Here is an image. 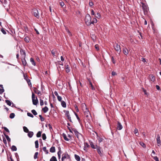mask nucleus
Returning <instances> with one entry per match:
<instances>
[{
    "label": "nucleus",
    "mask_w": 161,
    "mask_h": 161,
    "mask_svg": "<svg viewBox=\"0 0 161 161\" xmlns=\"http://www.w3.org/2000/svg\"><path fill=\"white\" fill-rule=\"evenodd\" d=\"M91 17L89 14H87L85 16V22L86 24L89 26L91 25L90 22L91 20Z\"/></svg>",
    "instance_id": "obj_1"
},
{
    "label": "nucleus",
    "mask_w": 161,
    "mask_h": 161,
    "mask_svg": "<svg viewBox=\"0 0 161 161\" xmlns=\"http://www.w3.org/2000/svg\"><path fill=\"white\" fill-rule=\"evenodd\" d=\"M32 99L33 104L35 105H36L38 103V100L36 97L35 99V94L33 92H32Z\"/></svg>",
    "instance_id": "obj_2"
},
{
    "label": "nucleus",
    "mask_w": 161,
    "mask_h": 161,
    "mask_svg": "<svg viewBox=\"0 0 161 161\" xmlns=\"http://www.w3.org/2000/svg\"><path fill=\"white\" fill-rule=\"evenodd\" d=\"M32 13L34 16L36 17L38 19L39 18V11L37 9L35 8L33 9L32 11Z\"/></svg>",
    "instance_id": "obj_3"
},
{
    "label": "nucleus",
    "mask_w": 161,
    "mask_h": 161,
    "mask_svg": "<svg viewBox=\"0 0 161 161\" xmlns=\"http://www.w3.org/2000/svg\"><path fill=\"white\" fill-rule=\"evenodd\" d=\"M114 48L117 53L119 54L121 51V48L120 45L117 43H115L114 45Z\"/></svg>",
    "instance_id": "obj_4"
},
{
    "label": "nucleus",
    "mask_w": 161,
    "mask_h": 161,
    "mask_svg": "<svg viewBox=\"0 0 161 161\" xmlns=\"http://www.w3.org/2000/svg\"><path fill=\"white\" fill-rule=\"evenodd\" d=\"M72 130L74 132L75 135L78 138H79V136L81 135V134L75 128L72 129Z\"/></svg>",
    "instance_id": "obj_5"
},
{
    "label": "nucleus",
    "mask_w": 161,
    "mask_h": 161,
    "mask_svg": "<svg viewBox=\"0 0 161 161\" xmlns=\"http://www.w3.org/2000/svg\"><path fill=\"white\" fill-rule=\"evenodd\" d=\"M84 115L88 119L91 116L90 113L88 110L86 109V111L84 112Z\"/></svg>",
    "instance_id": "obj_6"
},
{
    "label": "nucleus",
    "mask_w": 161,
    "mask_h": 161,
    "mask_svg": "<svg viewBox=\"0 0 161 161\" xmlns=\"http://www.w3.org/2000/svg\"><path fill=\"white\" fill-rule=\"evenodd\" d=\"M20 52L22 56V58H25L26 57V54L25 52V50L22 49H21L20 50Z\"/></svg>",
    "instance_id": "obj_7"
},
{
    "label": "nucleus",
    "mask_w": 161,
    "mask_h": 161,
    "mask_svg": "<svg viewBox=\"0 0 161 161\" xmlns=\"http://www.w3.org/2000/svg\"><path fill=\"white\" fill-rule=\"evenodd\" d=\"M142 8L143 9V10L144 13H145V12H147V6L144 3H142Z\"/></svg>",
    "instance_id": "obj_8"
},
{
    "label": "nucleus",
    "mask_w": 161,
    "mask_h": 161,
    "mask_svg": "<svg viewBox=\"0 0 161 161\" xmlns=\"http://www.w3.org/2000/svg\"><path fill=\"white\" fill-rule=\"evenodd\" d=\"M123 128V126L122 125H121V123L119 122H117V129L119 130H121Z\"/></svg>",
    "instance_id": "obj_9"
},
{
    "label": "nucleus",
    "mask_w": 161,
    "mask_h": 161,
    "mask_svg": "<svg viewBox=\"0 0 161 161\" xmlns=\"http://www.w3.org/2000/svg\"><path fill=\"white\" fill-rule=\"evenodd\" d=\"M149 79L150 80L154 82L155 80V77L153 75H149Z\"/></svg>",
    "instance_id": "obj_10"
},
{
    "label": "nucleus",
    "mask_w": 161,
    "mask_h": 161,
    "mask_svg": "<svg viewBox=\"0 0 161 161\" xmlns=\"http://www.w3.org/2000/svg\"><path fill=\"white\" fill-rule=\"evenodd\" d=\"M157 142L158 144H161V142L160 139V136L159 134L157 135L156 138Z\"/></svg>",
    "instance_id": "obj_11"
},
{
    "label": "nucleus",
    "mask_w": 161,
    "mask_h": 161,
    "mask_svg": "<svg viewBox=\"0 0 161 161\" xmlns=\"http://www.w3.org/2000/svg\"><path fill=\"white\" fill-rule=\"evenodd\" d=\"M64 67L67 73H69L70 72V69L69 67L68 64H65Z\"/></svg>",
    "instance_id": "obj_12"
},
{
    "label": "nucleus",
    "mask_w": 161,
    "mask_h": 161,
    "mask_svg": "<svg viewBox=\"0 0 161 161\" xmlns=\"http://www.w3.org/2000/svg\"><path fill=\"white\" fill-rule=\"evenodd\" d=\"M58 159H60L61 158V154L62 153L61 149L60 147H58Z\"/></svg>",
    "instance_id": "obj_13"
},
{
    "label": "nucleus",
    "mask_w": 161,
    "mask_h": 161,
    "mask_svg": "<svg viewBox=\"0 0 161 161\" xmlns=\"http://www.w3.org/2000/svg\"><path fill=\"white\" fill-rule=\"evenodd\" d=\"M23 58L21 59L23 65L24 66H26L27 65V62L25 59V58Z\"/></svg>",
    "instance_id": "obj_14"
},
{
    "label": "nucleus",
    "mask_w": 161,
    "mask_h": 161,
    "mask_svg": "<svg viewBox=\"0 0 161 161\" xmlns=\"http://www.w3.org/2000/svg\"><path fill=\"white\" fill-rule=\"evenodd\" d=\"M101 147H98L97 149V151L98 153L99 154V155L101 156H103V154L101 151Z\"/></svg>",
    "instance_id": "obj_15"
},
{
    "label": "nucleus",
    "mask_w": 161,
    "mask_h": 161,
    "mask_svg": "<svg viewBox=\"0 0 161 161\" xmlns=\"http://www.w3.org/2000/svg\"><path fill=\"white\" fill-rule=\"evenodd\" d=\"M123 52L125 55H127L129 53V51L126 48H125L123 49Z\"/></svg>",
    "instance_id": "obj_16"
},
{
    "label": "nucleus",
    "mask_w": 161,
    "mask_h": 161,
    "mask_svg": "<svg viewBox=\"0 0 161 161\" xmlns=\"http://www.w3.org/2000/svg\"><path fill=\"white\" fill-rule=\"evenodd\" d=\"M62 136L65 140L66 141H69V139L68 138H67L66 135L65 133H63L62 134Z\"/></svg>",
    "instance_id": "obj_17"
},
{
    "label": "nucleus",
    "mask_w": 161,
    "mask_h": 161,
    "mask_svg": "<svg viewBox=\"0 0 161 161\" xmlns=\"http://www.w3.org/2000/svg\"><path fill=\"white\" fill-rule=\"evenodd\" d=\"M50 152L51 153H54L55 152V148L54 147H52L50 149Z\"/></svg>",
    "instance_id": "obj_18"
},
{
    "label": "nucleus",
    "mask_w": 161,
    "mask_h": 161,
    "mask_svg": "<svg viewBox=\"0 0 161 161\" xmlns=\"http://www.w3.org/2000/svg\"><path fill=\"white\" fill-rule=\"evenodd\" d=\"M42 110L44 113H46L48 110V108L47 106L45 107L42 108Z\"/></svg>",
    "instance_id": "obj_19"
},
{
    "label": "nucleus",
    "mask_w": 161,
    "mask_h": 161,
    "mask_svg": "<svg viewBox=\"0 0 161 161\" xmlns=\"http://www.w3.org/2000/svg\"><path fill=\"white\" fill-rule=\"evenodd\" d=\"M51 52L54 57L56 56L55 53L56 52V49H53L51 51Z\"/></svg>",
    "instance_id": "obj_20"
},
{
    "label": "nucleus",
    "mask_w": 161,
    "mask_h": 161,
    "mask_svg": "<svg viewBox=\"0 0 161 161\" xmlns=\"http://www.w3.org/2000/svg\"><path fill=\"white\" fill-rule=\"evenodd\" d=\"M34 134L33 132L32 131H29L28 133V136L30 138H31L32 137Z\"/></svg>",
    "instance_id": "obj_21"
},
{
    "label": "nucleus",
    "mask_w": 161,
    "mask_h": 161,
    "mask_svg": "<svg viewBox=\"0 0 161 161\" xmlns=\"http://www.w3.org/2000/svg\"><path fill=\"white\" fill-rule=\"evenodd\" d=\"M75 159L77 161H80V157L79 155H77L76 154H75Z\"/></svg>",
    "instance_id": "obj_22"
},
{
    "label": "nucleus",
    "mask_w": 161,
    "mask_h": 161,
    "mask_svg": "<svg viewBox=\"0 0 161 161\" xmlns=\"http://www.w3.org/2000/svg\"><path fill=\"white\" fill-rule=\"evenodd\" d=\"M30 61L31 63L34 66L36 65V63L35 62V61L34 59L33 58H30Z\"/></svg>",
    "instance_id": "obj_23"
},
{
    "label": "nucleus",
    "mask_w": 161,
    "mask_h": 161,
    "mask_svg": "<svg viewBox=\"0 0 161 161\" xmlns=\"http://www.w3.org/2000/svg\"><path fill=\"white\" fill-rule=\"evenodd\" d=\"M61 104L63 107L65 108L66 107V103L64 101H61Z\"/></svg>",
    "instance_id": "obj_24"
},
{
    "label": "nucleus",
    "mask_w": 161,
    "mask_h": 161,
    "mask_svg": "<svg viewBox=\"0 0 161 161\" xmlns=\"http://www.w3.org/2000/svg\"><path fill=\"white\" fill-rule=\"evenodd\" d=\"M50 161H57V158L55 156H53L50 159Z\"/></svg>",
    "instance_id": "obj_25"
},
{
    "label": "nucleus",
    "mask_w": 161,
    "mask_h": 161,
    "mask_svg": "<svg viewBox=\"0 0 161 161\" xmlns=\"http://www.w3.org/2000/svg\"><path fill=\"white\" fill-rule=\"evenodd\" d=\"M5 102L7 103V104L9 106H10L12 104V103L11 101H10L9 100H5Z\"/></svg>",
    "instance_id": "obj_26"
},
{
    "label": "nucleus",
    "mask_w": 161,
    "mask_h": 161,
    "mask_svg": "<svg viewBox=\"0 0 161 161\" xmlns=\"http://www.w3.org/2000/svg\"><path fill=\"white\" fill-rule=\"evenodd\" d=\"M34 92L36 93L38 95H42L41 92L40 91L37 90V89L34 90Z\"/></svg>",
    "instance_id": "obj_27"
},
{
    "label": "nucleus",
    "mask_w": 161,
    "mask_h": 161,
    "mask_svg": "<svg viewBox=\"0 0 161 161\" xmlns=\"http://www.w3.org/2000/svg\"><path fill=\"white\" fill-rule=\"evenodd\" d=\"M64 112L65 113V114L66 117L70 115L69 111L64 110Z\"/></svg>",
    "instance_id": "obj_28"
},
{
    "label": "nucleus",
    "mask_w": 161,
    "mask_h": 161,
    "mask_svg": "<svg viewBox=\"0 0 161 161\" xmlns=\"http://www.w3.org/2000/svg\"><path fill=\"white\" fill-rule=\"evenodd\" d=\"M23 129L24 131L26 133H28L29 132V130L28 128L25 126L23 127Z\"/></svg>",
    "instance_id": "obj_29"
},
{
    "label": "nucleus",
    "mask_w": 161,
    "mask_h": 161,
    "mask_svg": "<svg viewBox=\"0 0 161 161\" xmlns=\"http://www.w3.org/2000/svg\"><path fill=\"white\" fill-rule=\"evenodd\" d=\"M11 149L13 151H16L17 150V147L14 145H13L11 147Z\"/></svg>",
    "instance_id": "obj_30"
},
{
    "label": "nucleus",
    "mask_w": 161,
    "mask_h": 161,
    "mask_svg": "<svg viewBox=\"0 0 161 161\" xmlns=\"http://www.w3.org/2000/svg\"><path fill=\"white\" fill-rule=\"evenodd\" d=\"M4 135L8 142H10V139L9 137V136L6 134H4Z\"/></svg>",
    "instance_id": "obj_31"
},
{
    "label": "nucleus",
    "mask_w": 161,
    "mask_h": 161,
    "mask_svg": "<svg viewBox=\"0 0 161 161\" xmlns=\"http://www.w3.org/2000/svg\"><path fill=\"white\" fill-rule=\"evenodd\" d=\"M35 147L36 148H38L39 147L38 141V140L35 141Z\"/></svg>",
    "instance_id": "obj_32"
},
{
    "label": "nucleus",
    "mask_w": 161,
    "mask_h": 161,
    "mask_svg": "<svg viewBox=\"0 0 161 161\" xmlns=\"http://www.w3.org/2000/svg\"><path fill=\"white\" fill-rule=\"evenodd\" d=\"M42 132L41 131H38L36 134V136L37 137H39L41 136Z\"/></svg>",
    "instance_id": "obj_33"
},
{
    "label": "nucleus",
    "mask_w": 161,
    "mask_h": 161,
    "mask_svg": "<svg viewBox=\"0 0 161 161\" xmlns=\"http://www.w3.org/2000/svg\"><path fill=\"white\" fill-rule=\"evenodd\" d=\"M138 130L137 129L135 128L134 130V133L135 134H136V135L137 136L139 135V134L138 133Z\"/></svg>",
    "instance_id": "obj_34"
},
{
    "label": "nucleus",
    "mask_w": 161,
    "mask_h": 161,
    "mask_svg": "<svg viewBox=\"0 0 161 161\" xmlns=\"http://www.w3.org/2000/svg\"><path fill=\"white\" fill-rule=\"evenodd\" d=\"M15 116V114L14 113H12L10 114L9 115V118L11 119H13Z\"/></svg>",
    "instance_id": "obj_35"
},
{
    "label": "nucleus",
    "mask_w": 161,
    "mask_h": 161,
    "mask_svg": "<svg viewBox=\"0 0 161 161\" xmlns=\"http://www.w3.org/2000/svg\"><path fill=\"white\" fill-rule=\"evenodd\" d=\"M43 151L46 153V154H47L48 153V150H47L46 147H44L43 148Z\"/></svg>",
    "instance_id": "obj_36"
},
{
    "label": "nucleus",
    "mask_w": 161,
    "mask_h": 161,
    "mask_svg": "<svg viewBox=\"0 0 161 161\" xmlns=\"http://www.w3.org/2000/svg\"><path fill=\"white\" fill-rule=\"evenodd\" d=\"M32 113L34 115H36L37 114V113L36 111L34 109H33L31 111Z\"/></svg>",
    "instance_id": "obj_37"
},
{
    "label": "nucleus",
    "mask_w": 161,
    "mask_h": 161,
    "mask_svg": "<svg viewBox=\"0 0 161 161\" xmlns=\"http://www.w3.org/2000/svg\"><path fill=\"white\" fill-rule=\"evenodd\" d=\"M29 38L28 37L26 36L24 38V40L26 42H29Z\"/></svg>",
    "instance_id": "obj_38"
},
{
    "label": "nucleus",
    "mask_w": 161,
    "mask_h": 161,
    "mask_svg": "<svg viewBox=\"0 0 161 161\" xmlns=\"http://www.w3.org/2000/svg\"><path fill=\"white\" fill-rule=\"evenodd\" d=\"M95 16L96 18L98 19H99L101 17V16L99 13H97L96 14V15H95Z\"/></svg>",
    "instance_id": "obj_39"
},
{
    "label": "nucleus",
    "mask_w": 161,
    "mask_h": 161,
    "mask_svg": "<svg viewBox=\"0 0 161 161\" xmlns=\"http://www.w3.org/2000/svg\"><path fill=\"white\" fill-rule=\"evenodd\" d=\"M38 153L37 152H36L35 153L34 156V158L35 159H36L37 158V156L38 155Z\"/></svg>",
    "instance_id": "obj_40"
},
{
    "label": "nucleus",
    "mask_w": 161,
    "mask_h": 161,
    "mask_svg": "<svg viewBox=\"0 0 161 161\" xmlns=\"http://www.w3.org/2000/svg\"><path fill=\"white\" fill-rule=\"evenodd\" d=\"M90 145L91 147L93 149H95L96 147L93 144V143L92 142H91L90 143Z\"/></svg>",
    "instance_id": "obj_41"
},
{
    "label": "nucleus",
    "mask_w": 161,
    "mask_h": 161,
    "mask_svg": "<svg viewBox=\"0 0 161 161\" xmlns=\"http://www.w3.org/2000/svg\"><path fill=\"white\" fill-rule=\"evenodd\" d=\"M42 138L43 140H45L46 139V136L45 133H43L42 134Z\"/></svg>",
    "instance_id": "obj_42"
},
{
    "label": "nucleus",
    "mask_w": 161,
    "mask_h": 161,
    "mask_svg": "<svg viewBox=\"0 0 161 161\" xmlns=\"http://www.w3.org/2000/svg\"><path fill=\"white\" fill-rule=\"evenodd\" d=\"M140 144L141 146H142L144 148H145L146 147L145 144L143 142H141L140 143Z\"/></svg>",
    "instance_id": "obj_43"
},
{
    "label": "nucleus",
    "mask_w": 161,
    "mask_h": 161,
    "mask_svg": "<svg viewBox=\"0 0 161 161\" xmlns=\"http://www.w3.org/2000/svg\"><path fill=\"white\" fill-rule=\"evenodd\" d=\"M39 117L41 121H43L45 119L42 117V115H39Z\"/></svg>",
    "instance_id": "obj_44"
},
{
    "label": "nucleus",
    "mask_w": 161,
    "mask_h": 161,
    "mask_svg": "<svg viewBox=\"0 0 161 161\" xmlns=\"http://www.w3.org/2000/svg\"><path fill=\"white\" fill-rule=\"evenodd\" d=\"M27 115L28 116L30 117H31V118H33L34 117V116L33 115V114H31L30 113H27Z\"/></svg>",
    "instance_id": "obj_45"
},
{
    "label": "nucleus",
    "mask_w": 161,
    "mask_h": 161,
    "mask_svg": "<svg viewBox=\"0 0 161 161\" xmlns=\"http://www.w3.org/2000/svg\"><path fill=\"white\" fill-rule=\"evenodd\" d=\"M95 47L96 49L98 51L99 50V46L97 44H96L95 46Z\"/></svg>",
    "instance_id": "obj_46"
},
{
    "label": "nucleus",
    "mask_w": 161,
    "mask_h": 161,
    "mask_svg": "<svg viewBox=\"0 0 161 161\" xmlns=\"http://www.w3.org/2000/svg\"><path fill=\"white\" fill-rule=\"evenodd\" d=\"M89 4L90 7H92L93 5V3L92 1H89Z\"/></svg>",
    "instance_id": "obj_47"
},
{
    "label": "nucleus",
    "mask_w": 161,
    "mask_h": 161,
    "mask_svg": "<svg viewBox=\"0 0 161 161\" xmlns=\"http://www.w3.org/2000/svg\"><path fill=\"white\" fill-rule=\"evenodd\" d=\"M57 97L58 100V101H59V102L62 101V98L61 96H58Z\"/></svg>",
    "instance_id": "obj_48"
},
{
    "label": "nucleus",
    "mask_w": 161,
    "mask_h": 161,
    "mask_svg": "<svg viewBox=\"0 0 161 161\" xmlns=\"http://www.w3.org/2000/svg\"><path fill=\"white\" fill-rule=\"evenodd\" d=\"M111 61L114 64H115L116 63L115 60L114 59V57L113 56L111 57Z\"/></svg>",
    "instance_id": "obj_49"
},
{
    "label": "nucleus",
    "mask_w": 161,
    "mask_h": 161,
    "mask_svg": "<svg viewBox=\"0 0 161 161\" xmlns=\"http://www.w3.org/2000/svg\"><path fill=\"white\" fill-rule=\"evenodd\" d=\"M44 104L43 101L42 99H40V104L41 106H42Z\"/></svg>",
    "instance_id": "obj_50"
},
{
    "label": "nucleus",
    "mask_w": 161,
    "mask_h": 161,
    "mask_svg": "<svg viewBox=\"0 0 161 161\" xmlns=\"http://www.w3.org/2000/svg\"><path fill=\"white\" fill-rule=\"evenodd\" d=\"M4 91V89L0 88V94H2Z\"/></svg>",
    "instance_id": "obj_51"
},
{
    "label": "nucleus",
    "mask_w": 161,
    "mask_h": 161,
    "mask_svg": "<svg viewBox=\"0 0 161 161\" xmlns=\"http://www.w3.org/2000/svg\"><path fill=\"white\" fill-rule=\"evenodd\" d=\"M74 114H75V116H76L77 119L79 121H80V118H79V117H78V115L75 112H74Z\"/></svg>",
    "instance_id": "obj_52"
},
{
    "label": "nucleus",
    "mask_w": 161,
    "mask_h": 161,
    "mask_svg": "<svg viewBox=\"0 0 161 161\" xmlns=\"http://www.w3.org/2000/svg\"><path fill=\"white\" fill-rule=\"evenodd\" d=\"M27 81L29 86H30L31 85V83L30 80L29 79H28L27 80Z\"/></svg>",
    "instance_id": "obj_53"
},
{
    "label": "nucleus",
    "mask_w": 161,
    "mask_h": 161,
    "mask_svg": "<svg viewBox=\"0 0 161 161\" xmlns=\"http://www.w3.org/2000/svg\"><path fill=\"white\" fill-rule=\"evenodd\" d=\"M1 31L4 34H6V31L4 30L3 28H2L1 29Z\"/></svg>",
    "instance_id": "obj_54"
},
{
    "label": "nucleus",
    "mask_w": 161,
    "mask_h": 161,
    "mask_svg": "<svg viewBox=\"0 0 161 161\" xmlns=\"http://www.w3.org/2000/svg\"><path fill=\"white\" fill-rule=\"evenodd\" d=\"M3 129H4V130L6 131L7 132H8V133L9 132V131L8 130V129L6 127H3Z\"/></svg>",
    "instance_id": "obj_55"
},
{
    "label": "nucleus",
    "mask_w": 161,
    "mask_h": 161,
    "mask_svg": "<svg viewBox=\"0 0 161 161\" xmlns=\"http://www.w3.org/2000/svg\"><path fill=\"white\" fill-rule=\"evenodd\" d=\"M98 142L99 143H100L103 141V139L102 138L99 137V139H98Z\"/></svg>",
    "instance_id": "obj_56"
},
{
    "label": "nucleus",
    "mask_w": 161,
    "mask_h": 161,
    "mask_svg": "<svg viewBox=\"0 0 161 161\" xmlns=\"http://www.w3.org/2000/svg\"><path fill=\"white\" fill-rule=\"evenodd\" d=\"M67 119L69 120V121L71 122H72V121L71 119V117L70 116V115L68 116L67 117Z\"/></svg>",
    "instance_id": "obj_57"
},
{
    "label": "nucleus",
    "mask_w": 161,
    "mask_h": 161,
    "mask_svg": "<svg viewBox=\"0 0 161 161\" xmlns=\"http://www.w3.org/2000/svg\"><path fill=\"white\" fill-rule=\"evenodd\" d=\"M59 65L62 66L61 67V69L64 70V68L63 66V64L62 63L61 64H59Z\"/></svg>",
    "instance_id": "obj_58"
},
{
    "label": "nucleus",
    "mask_w": 161,
    "mask_h": 161,
    "mask_svg": "<svg viewBox=\"0 0 161 161\" xmlns=\"http://www.w3.org/2000/svg\"><path fill=\"white\" fill-rule=\"evenodd\" d=\"M153 159L156 161H158V158L157 156H155L153 157Z\"/></svg>",
    "instance_id": "obj_59"
},
{
    "label": "nucleus",
    "mask_w": 161,
    "mask_h": 161,
    "mask_svg": "<svg viewBox=\"0 0 161 161\" xmlns=\"http://www.w3.org/2000/svg\"><path fill=\"white\" fill-rule=\"evenodd\" d=\"M90 85L92 87V90H95V88L93 87V86L92 83L91 82H90Z\"/></svg>",
    "instance_id": "obj_60"
},
{
    "label": "nucleus",
    "mask_w": 161,
    "mask_h": 161,
    "mask_svg": "<svg viewBox=\"0 0 161 161\" xmlns=\"http://www.w3.org/2000/svg\"><path fill=\"white\" fill-rule=\"evenodd\" d=\"M3 142L4 144H7V141L5 139V138H4L3 139Z\"/></svg>",
    "instance_id": "obj_61"
},
{
    "label": "nucleus",
    "mask_w": 161,
    "mask_h": 161,
    "mask_svg": "<svg viewBox=\"0 0 161 161\" xmlns=\"http://www.w3.org/2000/svg\"><path fill=\"white\" fill-rule=\"evenodd\" d=\"M91 14L92 15H95H95L93 9H92L91 10Z\"/></svg>",
    "instance_id": "obj_62"
},
{
    "label": "nucleus",
    "mask_w": 161,
    "mask_h": 161,
    "mask_svg": "<svg viewBox=\"0 0 161 161\" xmlns=\"http://www.w3.org/2000/svg\"><path fill=\"white\" fill-rule=\"evenodd\" d=\"M156 87L157 90H160V87L159 86L157 85L156 86Z\"/></svg>",
    "instance_id": "obj_63"
},
{
    "label": "nucleus",
    "mask_w": 161,
    "mask_h": 161,
    "mask_svg": "<svg viewBox=\"0 0 161 161\" xmlns=\"http://www.w3.org/2000/svg\"><path fill=\"white\" fill-rule=\"evenodd\" d=\"M60 4L61 6L63 7L64 5V3L63 2H61L60 3Z\"/></svg>",
    "instance_id": "obj_64"
}]
</instances>
